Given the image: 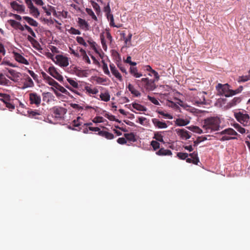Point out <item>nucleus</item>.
Listing matches in <instances>:
<instances>
[{"label":"nucleus","mask_w":250,"mask_h":250,"mask_svg":"<svg viewBox=\"0 0 250 250\" xmlns=\"http://www.w3.org/2000/svg\"><path fill=\"white\" fill-rule=\"evenodd\" d=\"M221 121L217 117H210L204 119L202 123V128L205 133H211L218 131L220 126Z\"/></svg>","instance_id":"obj_1"},{"label":"nucleus","mask_w":250,"mask_h":250,"mask_svg":"<svg viewBox=\"0 0 250 250\" xmlns=\"http://www.w3.org/2000/svg\"><path fill=\"white\" fill-rule=\"evenodd\" d=\"M218 134L224 135V136H222V137L220 139L221 141L237 139V137L235 136H229L238 135V133L231 128L225 129L220 133H218Z\"/></svg>","instance_id":"obj_2"},{"label":"nucleus","mask_w":250,"mask_h":250,"mask_svg":"<svg viewBox=\"0 0 250 250\" xmlns=\"http://www.w3.org/2000/svg\"><path fill=\"white\" fill-rule=\"evenodd\" d=\"M156 81L154 80L149 79L148 78H142L140 81L137 80L136 83L139 85V83H142V86L147 91H153L156 88L155 83Z\"/></svg>","instance_id":"obj_3"},{"label":"nucleus","mask_w":250,"mask_h":250,"mask_svg":"<svg viewBox=\"0 0 250 250\" xmlns=\"http://www.w3.org/2000/svg\"><path fill=\"white\" fill-rule=\"evenodd\" d=\"M229 86V85L228 83L225 84L219 83L216 86V89L219 95H224L226 97H229L230 90Z\"/></svg>","instance_id":"obj_4"},{"label":"nucleus","mask_w":250,"mask_h":250,"mask_svg":"<svg viewBox=\"0 0 250 250\" xmlns=\"http://www.w3.org/2000/svg\"><path fill=\"white\" fill-rule=\"evenodd\" d=\"M234 116L236 120L244 125H247L249 124L250 117L248 114L239 112L235 113Z\"/></svg>","instance_id":"obj_5"},{"label":"nucleus","mask_w":250,"mask_h":250,"mask_svg":"<svg viewBox=\"0 0 250 250\" xmlns=\"http://www.w3.org/2000/svg\"><path fill=\"white\" fill-rule=\"evenodd\" d=\"M7 69L10 75L7 74H5L6 76L14 82H18L21 75V74L14 69L8 68Z\"/></svg>","instance_id":"obj_6"},{"label":"nucleus","mask_w":250,"mask_h":250,"mask_svg":"<svg viewBox=\"0 0 250 250\" xmlns=\"http://www.w3.org/2000/svg\"><path fill=\"white\" fill-rule=\"evenodd\" d=\"M30 104H35L39 106L41 103V97L35 92L30 93L29 94Z\"/></svg>","instance_id":"obj_7"},{"label":"nucleus","mask_w":250,"mask_h":250,"mask_svg":"<svg viewBox=\"0 0 250 250\" xmlns=\"http://www.w3.org/2000/svg\"><path fill=\"white\" fill-rule=\"evenodd\" d=\"M47 72L50 75L59 81L62 82L63 81L62 76L58 72L54 66H52L49 67Z\"/></svg>","instance_id":"obj_8"},{"label":"nucleus","mask_w":250,"mask_h":250,"mask_svg":"<svg viewBox=\"0 0 250 250\" xmlns=\"http://www.w3.org/2000/svg\"><path fill=\"white\" fill-rule=\"evenodd\" d=\"M206 94V92H200L197 96L194 98L195 103L198 105L206 104V102L204 95Z\"/></svg>","instance_id":"obj_9"},{"label":"nucleus","mask_w":250,"mask_h":250,"mask_svg":"<svg viewBox=\"0 0 250 250\" xmlns=\"http://www.w3.org/2000/svg\"><path fill=\"white\" fill-rule=\"evenodd\" d=\"M53 113L55 118H61L66 113V109L61 107H54Z\"/></svg>","instance_id":"obj_10"},{"label":"nucleus","mask_w":250,"mask_h":250,"mask_svg":"<svg viewBox=\"0 0 250 250\" xmlns=\"http://www.w3.org/2000/svg\"><path fill=\"white\" fill-rule=\"evenodd\" d=\"M24 76L25 77L24 78V81L23 82V86L22 89H25L28 87H32L34 86V83L32 79L26 74H24Z\"/></svg>","instance_id":"obj_11"},{"label":"nucleus","mask_w":250,"mask_h":250,"mask_svg":"<svg viewBox=\"0 0 250 250\" xmlns=\"http://www.w3.org/2000/svg\"><path fill=\"white\" fill-rule=\"evenodd\" d=\"M56 59L59 64L62 66L66 67L69 64L67 58L62 55H57Z\"/></svg>","instance_id":"obj_12"},{"label":"nucleus","mask_w":250,"mask_h":250,"mask_svg":"<svg viewBox=\"0 0 250 250\" xmlns=\"http://www.w3.org/2000/svg\"><path fill=\"white\" fill-rule=\"evenodd\" d=\"M109 67L112 74L120 82H122L123 81L122 76L117 69L114 64L113 63H110Z\"/></svg>","instance_id":"obj_13"},{"label":"nucleus","mask_w":250,"mask_h":250,"mask_svg":"<svg viewBox=\"0 0 250 250\" xmlns=\"http://www.w3.org/2000/svg\"><path fill=\"white\" fill-rule=\"evenodd\" d=\"M152 122L154 126L158 128H166L167 127V125L165 122L160 121L156 118L152 119Z\"/></svg>","instance_id":"obj_14"},{"label":"nucleus","mask_w":250,"mask_h":250,"mask_svg":"<svg viewBox=\"0 0 250 250\" xmlns=\"http://www.w3.org/2000/svg\"><path fill=\"white\" fill-rule=\"evenodd\" d=\"M8 22L15 29H19L21 31L24 30V27L19 22L14 20H9L8 21Z\"/></svg>","instance_id":"obj_15"},{"label":"nucleus","mask_w":250,"mask_h":250,"mask_svg":"<svg viewBox=\"0 0 250 250\" xmlns=\"http://www.w3.org/2000/svg\"><path fill=\"white\" fill-rule=\"evenodd\" d=\"M11 7L18 12L21 13L24 11L25 7L23 5L18 4L16 1H12L10 3Z\"/></svg>","instance_id":"obj_16"},{"label":"nucleus","mask_w":250,"mask_h":250,"mask_svg":"<svg viewBox=\"0 0 250 250\" xmlns=\"http://www.w3.org/2000/svg\"><path fill=\"white\" fill-rule=\"evenodd\" d=\"M176 131L178 135L180 136L181 138L186 140L189 139L191 137L189 132L184 129H176Z\"/></svg>","instance_id":"obj_17"},{"label":"nucleus","mask_w":250,"mask_h":250,"mask_svg":"<svg viewBox=\"0 0 250 250\" xmlns=\"http://www.w3.org/2000/svg\"><path fill=\"white\" fill-rule=\"evenodd\" d=\"M14 57L16 61L26 65L29 64L28 61L20 54L15 53Z\"/></svg>","instance_id":"obj_18"},{"label":"nucleus","mask_w":250,"mask_h":250,"mask_svg":"<svg viewBox=\"0 0 250 250\" xmlns=\"http://www.w3.org/2000/svg\"><path fill=\"white\" fill-rule=\"evenodd\" d=\"M242 101L241 97H234L231 101L229 102L227 104L228 108H231L236 104H239Z\"/></svg>","instance_id":"obj_19"},{"label":"nucleus","mask_w":250,"mask_h":250,"mask_svg":"<svg viewBox=\"0 0 250 250\" xmlns=\"http://www.w3.org/2000/svg\"><path fill=\"white\" fill-rule=\"evenodd\" d=\"M127 87L131 93L135 97H138L141 96V93L137 90L132 84L129 83Z\"/></svg>","instance_id":"obj_20"},{"label":"nucleus","mask_w":250,"mask_h":250,"mask_svg":"<svg viewBox=\"0 0 250 250\" xmlns=\"http://www.w3.org/2000/svg\"><path fill=\"white\" fill-rule=\"evenodd\" d=\"M175 124L179 126H185L189 123V121L182 118H178L175 121Z\"/></svg>","instance_id":"obj_21"},{"label":"nucleus","mask_w":250,"mask_h":250,"mask_svg":"<svg viewBox=\"0 0 250 250\" xmlns=\"http://www.w3.org/2000/svg\"><path fill=\"white\" fill-rule=\"evenodd\" d=\"M98 134L109 140L113 139L114 137L112 133L104 130L99 131Z\"/></svg>","instance_id":"obj_22"},{"label":"nucleus","mask_w":250,"mask_h":250,"mask_svg":"<svg viewBox=\"0 0 250 250\" xmlns=\"http://www.w3.org/2000/svg\"><path fill=\"white\" fill-rule=\"evenodd\" d=\"M156 154L160 156L171 155L172 152L170 150L165 149L164 148H161L156 152Z\"/></svg>","instance_id":"obj_23"},{"label":"nucleus","mask_w":250,"mask_h":250,"mask_svg":"<svg viewBox=\"0 0 250 250\" xmlns=\"http://www.w3.org/2000/svg\"><path fill=\"white\" fill-rule=\"evenodd\" d=\"M78 24L82 29H84L85 30H88L89 25L84 20L81 18H79Z\"/></svg>","instance_id":"obj_24"},{"label":"nucleus","mask_w":250,"mask_h":250,"mask_svg":"<svg viewBox=\"0 0 250 250\" xmlns=\"http://www.w3.org/2000/svg\"><path fill=\"white\" fill-rule=\"evenodd\" d=\"M129 72L135 78H140L142 76V74L141 73H139L138 72V69L137 67H135L131 66L129 69Z\"/></svg>","instance_id":"obj_25"},{"label":"nucleus","mask_w":250,"mask_h":250,"mask_svg":"<svg viewBox=\"0 0 250 250\" xmlns=\"http://www.w3.org/2000/svg\"><path fill=\"white\" fill-rule=\"evenodd\" d=\"M23 19L31 26L37 27L38 25V23L35 20L30 17L24 16L23 17Z\"/></svg>","instance_id":"obj_26"},{"label":"nucleus","mask_w":250,"mask_h":250,"mask_svg":"<svg viewBox=\"0 0 250 250\" xmlns=\"http://www.w3.org/2000/svg\"><path fill=\"white\" fill-rule=\"evenodd\" d=\"M106 17L107 19H108V20L110 21L109 25L110 26L116 27L117 28H119L121 27V24L116 25L115 24L114 21V17H113V16L112 14H111L110 13V14L106 15Z\"/></svg>","instance_id":"obj_27"},{"label":"nucleus","mask_w":250,"mask_h":250,"mask_svg":"<svg viewBox=\"0 0 250 250\" xmlns=\"http://www.w3.org/2000/svg\"><path fill=\"white\" fill-rule=\"evenodd\" d=\"M124 136L126 140L132 142L136 141L135 135L133 133H125L124 134Z\"/></svg>","instance_id":"obj_28"},{"label":"nucleus","mask_w":250,"mask_h":250,"mask_svg":"<svg viewBox=\"0 0 250 250\" xmlns=\"http://www.w3.org/2000/svg\"><path fill=\"white\" fill-rule=\"evenodd\" d=\"M132 107L138 111H146V108L144 106L137 103H132Z\"/></svg>","instance_id":"obj_29"},{"label":"nucleus","mask_w":250,"mask_h":250,"mask_svg":"<svg viewBox=\"0 0 250 250\" xmlns=\"http://www.w3.org/2000/svg\"><path fill=\"white\" fill-rule=\"evenodd\" d=\"M188 129L192 131V132L198 133L202 134L203 133V130L201 129L199 127L197 126H191L187 127Z\"/></svg>","instance_id":"obj_30"},{"label":"nucleus","mask_w":250,"mask_h":250,"mask_svg":"<svg viewBox=\"0 0 250 250\" xmlns=\"http://www.w3.org/2000/svg\"><path fill=\"white\" fill-rule=\"evenodd\" d=\"M27 40L33 45L34 47L38 49L37 46H40V44L33 37L28 35L27 36Z\"/></svg>","instance_id":"obj_31"},{"label":"nucleus","mask_w":250,"mask_h":250,"mask_svg":"<svg viewBox=\"0 0 250 250\" xmlns=\"http://www.w3.org/2000/svg\"><path fill=\"white\" fill-rule=\"evenodd\" d=\"M81 117H77V120H74L71 125H72V126H74V127H78V128H76L75 130H81V128L79 127L81 124L80 123V122H79V120L81 119Z\"/></svg>","instance_id":"obj_32"},{"label":"nucleus","mask_w":250,"mask_h":250,"mask_svg":"<svg viewBox=\"0 0 250 250\" xmlns=\"http://www.w3.org/2000/svg\"><path fill=\"white\" fill-rule=\"evenodd\" d=\"M10 83V81L5 77L3 74H0V84L7 85Z\"/></svg>","instance_id":"obj_33"},{"label":"nucleus","mask_w":250,"mask_h":250,"mask_svg":"<svg viewBox=\"0 0 250 250\" xmlns=\"http://www.w3.org/2000/svg\"><path fill=\"white\" fill-rule=\"evenodd\" d=\"M101 99L104 102H108L110 100V96L108 92L101 93L100 95Z\"/></svg>","instance_id":"obj_34"},{"label":"nucleus","mask_w":250,"mask_h":250,"mask_svg":"<svg viewBox=\"0 0 250 250\" xmlns=\"http://www.w3.org/2000/svg\"><path fill=\"white\" fill-rule=\"evenodd\" d=\"M84 89L86 90L87 92H88L89 94H96L99 92V90H98V89L96 88L92 89L89 86H85Z\"/></svg>","instance_id":"obj_35"},{"label":"nucleus","mask_w":250,"mask_h":250,"mask_svg":"<svg viewBox=\"0 0 250 250\" xmlns=\"http://www.w3.org/2000/svg\"><path fill=\"white\" fill-rule=\"evenodd\" d=\"M46 83H47L50 85L53 86L55 87L58 83L56 82L54 79H53L51 77L49 76L47 78V79L45 80Z\"/></svg>","instance_id":"obj_36"},{"label":"nucleus","mask_w":250,"mask_h":250,"mask_svg":"<svg viewBox=\"0 0 250 250\" xmlns=\"http://www.w3.org/2000/svg\"><path fill=\"white\" fill-rule=\"evenodd\" d=\"M30 12L35 18H38L40 15V12L38 9L35 6L30 9Z\"/></svg>","instance_id":"obj_37"},{"label":"nucleus","mask_w":250,"mask_h":250,"mask_svg":"<svg viewBox=\"0 0 250 250\" xmlns=\"http://www.w3.org/2000/svg\"><path fill=\"white\" fill-rule=\"evenodd\" d=\"M55 88L60 91H61V92H62V93L69 96L70 95L69 92L64 87H63L59 83L57 85Z\"/></svg>","instance_id":"obj_38"},{"label":"nucleus","mask_w":250,"mask_h":250,"mask_svg":"<svg viewBox=\"0 0 250 250\" xmlns=\"http://www.w3.org/2000/svg\"><path fill=\"white\" fill-rule=\"evenodd\" d=\"M250 80V74L246 76H239L237 79V82L239 83L245 82Z\"/></svg>","instance_id":"obj_39"},{"label":"nucleus","mask_w":250,"mask_h":250,"mask_svg":"<svg viewBox=\"0 0 250 250\" xmlns=\"http://www.w3.org/2000/svg\"><path fill=\"white\" fill-rule=\"evenodd\" d=\"M132 36V34L130 33L128 34V36L126 37V38L125 39V40H124L125 44L126 47H129L131 45V40Z\"/></svg>","instance_id":"obj_40"},{"label":"nucleus","mask_w":250,"mask_h":250,"mask_svg":"<svg viewBox=\"0 0 250 250\" xmlns=\"http://www.w3.org/2000/svg\"><path fill=\"white\" fill-rule=\"evenodd\" d=\"M104 34H101L100 35V39H101V43H102V46H103V49L106 51V49H107V45L106 44V42H105V40H104Z\"/></svg>","instance_id":"obj_41"},{"label":"nucleus","mask_w":250,"mask_h":250,"mask_svg":"<svg viewBox=\"0 0 250 250\" xmlns=\"http://www.w3.org/2000/svg\"><path fill=\"white\" fill-rule=\"evenodd\" d=\"M177 157L181 160H186L188 156V154L184 152H178L177 153Z\"/></svg>","instance_id":"obj_42"},{"label":"nucleus","mask_w":250,"mask_h":250,"mask_svg":"<svg viewBox=\"0 0 250 250\" xmlns=\"http://www.w3.org/2000/svg\"><path fill=\"white\" fill-rule=\"evenodd\" d=\"M86 11L87 13V14L89 16H90L94 20H95V21H97L98 20L97 17L95 15L94 13L93 12L92 9L89 8H86Z\"/></svg>","instance_id":"obj_43"},{"label":"nucleus","mask_w":250,"mask_h":250,"mask_svg":"<svg viewBox=\"0 0 250 250\" xmlns=\"http://www.w3.org/2000/svg\"><path fill=\"white\" fill-rule=\"evenodd\" d=\"M67 81L69 83V84L74 88L78 87V83L75 80L72 79L71 78H67Z\"/></svg>","instance_id":"obj_44"},{"label":"nucleus","mask_w":250,"mask_h":250,"mask_svg":"<svg viewBox=\"0 0 250 250\" xmlns=\"http://www.w3.org/2000/svg\"><path fill=\"white\" fill-rule=\"evenodd\" d=\"M103 65V70L104 73V74L110 76V72L108 68V66L107 64L104 62V61H102Z\"/></svg>","instance_id":"obj_45"},{"label":"nucleus","mask_w":250,"mask_h":250,"mask_svg":"<svg viewBox=\"0 0 250 250\" xmlns=\"http://www.w3.org/2000/svg\"><path fill=\"white\" fill-rule=\"evenodd\" d=\"M76 41L77 42L81 45H83L84 46H87V44L84 39L82 37H76Z\"/></svg>","instance_id":"obj_46"},{"label":"nucleus","mask_w":250,"mask_h":250,"mask_svg":"<svg viewBox=\"0 0 250 250\" xmlns=\"http://www.w3.org/2000/svg\"><path fill=\"white\" fill-rule=\"evenodd\" d=\"M154 138L160 142H164L163 136L158 132L155 133Z\"/></svg>","instance_id":"obj_47"},{"label":"nucleus","mask_w":250,"mask_h":250,"mask_svg":"<svg viewBox=\"0 0 250 250\" xmlns=\"http://www.w3.org/2000/svg\"><path fill=\"white\" fill-rule=\"evenodd\" d=\"M147 98L153 104H154L155 105H160V103H159V101L155 97H151L149 95H148Z\"/></svg>","instance_id":"obj_48"},{"label":"nucleus","mask_w":250,"mask_h":250,"mask_svg":"<svg viewBox=\"0 0 250 250\" xmlns=\"http://www.w3.org/2000/svg\"><path fill=\"white\" fill-rule=\"evenodd\" d=\"M0 100L2 101L4 104L6 103L7 102H10L11 97L8 94H6L4 95V96L0 99Z\"/></svg>","instance_id":"obj_49"},{"label":"nucleus","mask_w":250,"mask_h":250,"mask_svg":"<svg viewBox=\"0 0 250 250\" xmlns=\"http://www.w3.org/2000/svg\"><path fill=\"white\" fill-rule=\"evenodd\" d=\"M186 162L188 163H193L195 165H197L198 163L199 162V159H194V160L192 158H187L186 159Z\"/></svg>","instance_id":"obj_50"},{"label":"nucleus","mask_w":250,"mask_h":250,"mask_svg":"<svg viewBox=\"0 0 250 250\" xmlns=\"http://www.w3.org/2000/svg\"><path fill=\"white\" fill-rule=\"evenodd\" d=\"M151 145L154 150L160 148V144L156 141H152L151 142Z\"/></svg>","instance_id":"obj_51"},{"label":"nucleus","mask_w":250,"mask_h":250,"mask_svg":"<svg viewBox=\"0 0 250 250\" xmlns=\"http://www.w3.org/2000/svg\"><path fill=\"white\" fill-rule=\"evenodd\" d=\"M157 112L163 116L164 117H166V118H167V119H172L173 118V117L172 115H171L170 114H168V113H165L163 111H158Z\"/></svg>","instance_id":"obj_52"},{"label":"nucleus","mask_w":250,"mask_h":250,"mask_svg":"<svg viewBox=\"0 0 250 250\" xmlns=\"http://www.w3.org/2000/svg\"><path fill=\"white\" fill-rule=\"evenodd\" d=\"M118 67L120 69V70L123 72L125 74H127V72L126 70V69L124 66H123L122 64L119 62L117 64Z\"/></svg>","instance_id":"obj_53"},{"label":"nucleus","mask_w":250,"mask_h":250,"mask_svg":"<svg viewBox=\"0 0 250 250\" xmlns=\"http://www.w3.org/2000/svg\"><path fill=\"white\" fill-rule=\"evenodd\" d=\"M75 73L79 77H83L84 75V71L83 70L79 69L77 68H75Z\"/></svg>","instance_id":"obj_54"},{"label":"nucleus","mask_w":250,"mask_h":250,"mask_svg":"<svg viewBox=\"0 0 250 250\" xmlns=\"http://www.w3.org/2000/svg\"><path fill=\"white\" fill-rule=\"evenodd\" d=\"M69 32L71 34L74 35H80L81 33L79 30L76 29L73 27H71Z\"/></svg>","instance_id":"obj_55"},{"label":"nucleus","mask_w":250,"mask_h":250,"mask_svg":"<svg viewBox=\"0 0 250 250\" xmlns=\"http://www.w3.org/2000/svg\"><path fill=\"white\" fill-rule=\"evenodd\" d=\"M92 5L93 6V7L94 8V9L96 10V12H99L100 11V6L98 3H97L95 2L92 1L91 2Z\"/></svg>","instance_id":"obj_56"},{"label":"nucleus","mask_w":250,"mask_h":250,"mask_svg":"<svg viewBox=\"0 0 250 250\" xmlns=\"http://www.w3.org/2000/svg\"><path fill=\"white\" fill-rule=\"evenodd\" d=\"M104 11L105 13L106 16L111 13V9L109 3H108L107 5L104 7Z\"/></svg>","instance_id":"obj_57"},{"label":"nucleus","mask_w":250,"mask_h":250,"mask_svg":"<svg viewBox=\"0 0 250 250\" xmlns=\"http://www.w3.org/2000/svg\"><path fill=\"white\" fill-rule=\"evenodd\" d=\"M105 34L106 39L109 42V43H111L112 42V37L111 36V34L108 31H107Z\"/></svg>","instance_id":"obj_58"},{"label":"nucleus","mask_w":250,"mask_h":250,"mask_svg":"<svg viewBox=\"0 0 250 250\" xmlns=\"http://www.w3.org/2000/svg\"><path fill=\"white\" fill-rule=\"evenodd\" d=\"M5 104L6 105V106L8 108H9L10 110H12L15 109V106L14 104L11 103L10 102H7Z\"/></svg>","instance_id":"obj_59"},{"label":"nucleus","mask_w":250,"mask_h":250,"mask_svg":"<svg viewBox=\"0 0 250 250\" xmlns=\"http://www.w3.org/2000/svg\"><path fill=\"white\" fill-rule=\"evenodd\" d=\"M69 50L70 53L72 54H73L75 57L77 58L80 57V55H79V54L72 48L69 47Z\"/></svg>","instance_id":"obj_60"},{"label":"nucleus","mask_w":250,"mask_h":250,"mask_svg":"<svg viewBox=\"0 0 250 250\" xmlns=\"http://www.w3.org/2000/svg\"><path fill=\"white\" fill-rule=\"evenodd\" d=\"M117 141L118 143L121 145H124L126 143V139L123 137L118 138Z\"/></svg>","instance_id":"obj_61"},{"label":"nucleus","mask_w":250,"mask_h":250,"mask_svg":"<svg viewBox=\"0 0 250 250\" xmlns=\"http://www.w3.org/2000/svg\"><path fill=\"white\" fill-rule=\"evenodd\" d=\"M71 107L75 109H77L78 110H81V109H83V107H82L81 106H80L78 104H71Z\"/></svg>","instance_id":"obj_62"},{"label":"nucleus","mask_w":250,"mask_h":250,"mask_svg":"<svg viewBox=\"0 0 250 250\" xmlns=\"http://www.w3.org/2000/svg\"><path fill=\"white\" fill-rule=\"evenodd\" d=\"M151 73L153 75V76L155 77V79L154 80H155L156 81H158L159 80L160 78L159 75L158 73V72H156L155 70H153L151 72Z\"/></svg>","instance_id":"obj_63"},{"label":"nucleus","mask_w":250,"mask_h":250,"mask_svg":"<svg viewBox=\"0 0 250 250\" xmlns=\"http://www.w3.org/2000/svg\"><path fill=\"white\" fill-rule=\"evenodd\" d=\"M28 72L35 80L38 79V75L36 74L33 71L28 70Z\"/></svg>","instance_id":"obj_64"}]
</instances>
